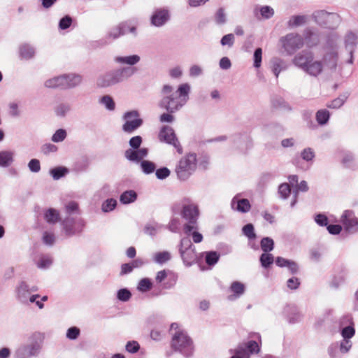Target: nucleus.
I'll use <instances>...</instances> for the list:
<instances>
[{
  "label": "nucleus",
  "instance_id": "15",
  "mask_svg": "<svg viewBox=\"0 0 358 358\" xmlns=\"http://www.w3.org/2000/svg\"><path fill=\"white\" fill-rule=\"evenodd\" d=\"M255 16L259 20H269L275 14L274 9L270 6H256L253 9Z\"/></svg>",
  "mask_w": 358,
  "mask_h": 358
},
{
  "label": "nucleus",
  "instance_id": "56",
  "mask_svg": "<svg viewBox=\"0 0 358 358\" xmlns=\"http://www.w3.org/2000/svg\"><path fill=\"white\" fill-rule=\"evenodd\" d=\"M171 171L166 167L158 169L155 171L156 177L159 180H164L170 176Z\"/></svg>",
  "mask_w": 358,
  "mask_h": 358
},
{
  "label": "nucleus",
  "instance_id": "2",
  "mask_svg": "<svg viewBox=\"0 0 358 358\" xmlns=\"http://www.w3.org/2000/svg\"><path fill=\"white\" fill-rule=\"evenodd\" d=\"M136 71L135 67H122L106 72L96 80L99 87H108L115 85L132 76Z\"/></svg>",
  "mask_w": 358,
  "mask_h": 358
},
{
  "label": "nucleus",
  "instance_id": "46",
  "mask_svg": "<svg viewBox=\"0 0 358 358\" xmlns=\"http://www.w3.org/2000/svg\"><path fill=\"white\" fill-rule=\"evenodd\" d=\"M141 167L143 172L145 174L152 173L156 169L155 163L148 160H143L141 162Z\"/></svg>",
  "mask_w": 358,
  "mask_h": 358
},
{
  "label": "nucleus",
  "instance_id": "54",
  "mask_svg": "<svg viewBox=\"0 0 358 358\" xmlns=\"http://www.w3.org/2000/svg\"><path fill=\"white\" fill-rule=\"evenodd\" d=\"M330 358H339L338 345L336 343H331L327 349Z\"/></svg>",
  "mask_w": 358,
  "mask_h": 358
},
{
  "label": "nucleus",
  "instance_id": "12",
  "mask_svg": "<svg viewBox=\"0 0 358 358\" xmlns=\"http://www.w3.org/2000/svg\"><path fill=\"white\" fill-rule=\"evenodd\" d=\"M341 222L345 229L350 234L358 231V220L352 210H345L341 216Z\"/></svg>",
  "mask_w": 358,
  "mask_h": 358
},
{
  "label": "nucleus",
  "instance_id": "4",
  "mask_svg": "<svg viewBox=\"0 0 358 358\" xmlns=\"http://www.w3.org/2000/svg\"><path fill=\"white\" fill-rule=\"evenodd\" d=\"M197 159L195 153H188L182 157L178 162L175 172L178 179L182 181L187 180L196 171Z\"/></svg>",
  "mask_w": 358,
  "mask_h": 358
},
{
  "label": "nucleus",
  "instance_id": "32",
  "mask_svg": "<svg viewBox=\"0 0 358 358\" xmlns=\"http://www.w3.org/2000/svg\"><path fill=\"white\" fill-rule=\"evenodd\" d=\"M63 80H64V78H62V76H56V77H54V78L47 80L45 82L44 85L47 88L59 87V88L63 89V85H64Z\"/></svg>",
  "mask_w": 358,
  "mask_h": 358
},
{
  "label": "nucleus",
  "instance_id": "14",
  "mask_svg": "<svg viewBox=\"0 0 358 358\" xmlns=\"http://www.w3.org/2000/svg\"><path fill=\"white\" fill-rule=\"evenodd\" d=\"M170 18L169 13L166 9L156 10L150 17V23L152 26L159 27L164 25Z\"/></svg>",
  "mask_w": 358,
  "mask_h": 358
},
{
  "label": "nucleus",
  "instance_id": "17",
  "mask_svg": "<svg viewBox=\"0 0 358 358\" xmlns=\"http://www.w3.org/2000/svg\"><path fill=\"white\" fill-rule=\"evenodd\" d=\"M64 78L63 89H70L79 85L83 80L82 76L79 74L69 73L62 75Z\"/></svg>",
  "mask_w": 358,
  "mask_h": 358
},
{
  "label": "nucleus",
  "instance_id": "26",
  "mask_svg": "<svg viewBox=\"0 0 358 358\" xmlns=\"http://www.w3.org/2000/svg\"><path fill=\"white\" fill-rule=\"evenodd\" d=\"M14 153L11 151L0 152V166L8 167L13 162Z\"/></svg>",
  "mask_w": 358,
  "mask_h": 358
},
{
  "label": "nucleus",
  "instance_id": "43",
  "mask_svg": "<svg viewBox=\"0 0 358 358\" xmlns=\"http://www.w3.org/2000/svg\"><path fill=\"white\" fill-rule=\"evenodd\" d=\"M273 256L269 252H264L262 254L259 258L261 265L264 268L269 267L273 263Z\"/></svg>",
  "mask_w": 358,
  "mask_h": 358
},
{
  "label": "nucleus",
  "instance_id": "47",
  "mask_svg": "<svg viewBox=\"0 0 358 358\" xmlns=\"http://www.w3.org/2000/svg\"><path fill=\"white\" fill-rule=\"evenodd\" d=\"M243 234L248 238V239L252 240L256 238V234L255 233V228L252 224H247L242 229Z\"/></svg>",
  "mask_w": 358,
  "mask_h": 358
},
{
  "label": "nucleus",
  "instance_id": "19",
  "mask_svg": "<svg viewBox=\"0 0 358 358\" xmlns=\"http://www.w3.org/2000/svg\"><path fill=\"white\" fill-rule=\"evenodd\" d=\"M17 295L18 299L22 303H26L28 302V299L30 295V289L25 282H21L17 286Z\"/></svg>",
  "mask_w": 358,
  "mask_h": 358
},
{
  "label": "nucleus",
  "instance_id": "22",
  "mask_svg": "<svg viewBox=\"0 0 358 358\" xmlns=\"http://www.w3.org/2000/svg\"><path fill=\"white\" fill-rule=\"evenodd\" d=\"M126 24L120 23L118 26L113 27L111 30L108 33L106 36V39L109 41L115 40L119 38L120 36L125 34L126 31Z\"/></svg>",
  "mask_w": 358,
  "mask_h": 358
},
{
  "label": "nucleus",
  "instance_id": "30",
  "mask_svg": "<svg viewBox=\"0 0 358 358\" xmlns=\"http://www.w3.org/2000/svg\"><path fill=\"white\" fill-rule=\"evenodd\" d=\"M345 42L346 49L350 52V54L352 55V54L354 51L355 47L356 46V44H357V36L352 32L348 33L345 36Z\"/></svg>",
  "mask_w": 358,
  "mask_h": 358
},
{
  "label": "nucleus",
  "instance_id": "36",
  "mask_svg": "<svg viewBox=\"0 0 358 358\" xmlns=\"http://www.w3.org/2000/svg\"><path fill=\"white\" fill-rule=\"evenodd\" d=\"M338 345V351L341 354L345 355L348 353L352 346V342L351 340L342 339L339 342H336Z\"/></svg>",
  "mask_w": 358,
  "mask_h": 358
},
{
  "label": "nucleus",
  "instance_id": "13",
  "mask_svg": "<svg viewBox=\"0 0 358 358\" xmlns=\"http://www.w3.org/2000/svg\"><path fill=\"white\" fill-rule=\"evenodd\" d=\"M314 59L313 53L308 50H303L296 54L292 59L293 64L303 71L310 62Z\"/></svg>",
  "mask_w": 358,
  "mask_h": 358
},
{
  "label": "nucleus",
  "instance_id": "18",
  "mask_svg": "<svg viewBox=\"0 0 358 358\" xmlns=\"http://www.w3.org/2000/svg\"><path fill=\"white\" fill-rule=\"evenodd\" d=\"M231 208L241 213H247L250 210L251 206L247 199H238L236 196L233 198L231 203Z\"/></svg>",
  "mask_w": 358,
  "mask_h": 358
},
{
  "label": "nucleus",
  "instance_id": "48",
  "mask_svg": "<svg viewBox=\"0 0 358 358\" xmlns=\"http://www.w3.org/2000/svg\"><path fill=\"white\" fill-rule=\"evenodd\" d=\"M235 42V36L233 34H228L224 35L220 41V43L222 46H228L231 48Z\"/></svg>",
  "mask_w": 358,
  "mask_h": 358
},
{
  "label": "nucleus",
  "instance_id": "45",
  "mask_svg": "<svg viewBox=\"0 0 358 358\" xmlns=\"http://www.w3.org/2000/svg\"><path fill=\"white\" fill-rule=\"evenodd\" d=\"M220 254L215 251L206 252V262L209 266L215 265L219 260Z\"/></svg>",
  "mask_w": 358,
  "mask_h": 358
},
{
  "label": "nucleus",
  "instance_id": "55",
  "mask_svg": "<svg viewBox=\"0 0 358 358\" xmlns=\"http://www.w3.org/2000/svg\"><path fill=\"white\" fill-rule=\"evenodd\" d=\"M152 287V283L148 278H143L140 280L138 285V289L141 292H147Z\"/></svg>",
  "mask_w": 358,
  "mask_h": 358
},
{
  "label": "nucleus",
  "instance_id": "28",
  "mask_svg": "<svg viewBox=\"0 0 358 358\" xmlns=\"http://www.w3.org/2000/svg\"><path fill=\"white\" fill-rule=\"evenodd\" d=\"M115 61L120 64H126L133 66L140 61V57L137 55L125 57H115Z\"/></svg>",
  "mask_w": 358,
  "mask_h": 358
},
{
  "label": "nucleus",
  "instance_id": "29",
  "mask_svg": "<svg viewBox=\"0 0 358 358\" xmlns=\"http://www.w3.org/2000/svg\"><path fill=\"white\" fill-rule=\"evenodd\" d=\"M137 199V194L134 190L124 192L120 197V201L124 204H129L134 202Z\"/></svg>",
  "mask_w": 358,
  "mask_h": 358
},
{
  "label": "nucleus",
  "instance_id": "64",
  "mask_svg": "<svg viewBox=\"0 0 358 358\" xmlns=\"http://www.w3.org/2000/svg\"><path fill=\"white\" fill-rule=\"evenodd\" d=\"M52 259L48 257H42L37 262V266L39 268H47L52 264Z\"/></svg>",
  "mask_w": 358,
  "mask_h": 358
},
{
  "label": "nucleus",
  "instance_id": "49",
  "mask_svg": "<svg viewBox=\"0 0 358 358\" xmlns=\"http://www.w3.org/2000/svg\"><path fill=\"white\" fill-rule=\"evenodd\" d=\"M278 193L281 198L286 199L291 193V188L288 183H282L278 187Z\"/></svg>",
  "mask_w": 358,
  "mask_h": 358
},
{
  "label": "nucleus",
  "instance_id": "44",
  "mask_svg": "<svg viewBox=\"0 0 358 358\" xmlns=\"http://www.w3.org/2000/svg\"><path fill=\"white\" fill-rule=\"evenodd\" d=\"M68 173V169L65 167L58 166L52 169L50 171V173L54 180H59L62 177L64 176Z\"/></svg>",
  "mask_w": 358,
  "mask_h": 358
},
{
  "label": "nucleus",
  "instance_id": "3",
  "mask_svg": "<svg viewBox=\"0 0 358 358\" xmlns=\"http://www.w3.org/2000/svg\"><path fill=\"white\" fill-rule=\"evenodd\" d=\"M171 345L175 351L180 352L185 357H189L193 355L192 340L183 330L176 331L172 336Z\"/></svg>",
  "mask_w": 358,
  "mask_h": 358
},
{
  "label": "nucleus",
  "instance_id": "24",
  "mask_svg": "<svg viewBox=\"0 0 358 358\" xmlns=\"http://www.w3.org/2000/svg\"><path fill=\"white\" fill-rule=\"evenodd\" d=\"M230 289L234 294L229 295L228 299L233 301L240 297L244 293L245 286L243 283L236 281L231 285Z\"/></svg>",
  "mask_w": 358,
  "mask_h": 358
},
{
  "label": "nucleus",
  "instance_id": "34",
  "mask_svg": "<svg viewBox=\"0 0 358 358\" xmlns=\"http://www.w3.org/2000/svg\"><path fill=\"white\" fill-rule=\"evenodd\" d=\"M20 53L22 57L29 59L34 56L35 50L31 45L24 44L20 47Z\"/></svg>",
  "mask_w": 358,
  "mask_h": 358
},
{
  "label": "nucleus",
  "instance_id": "53",
  "mask_svg": "<svg viewBox=\"0 0 358 358\" xmlns=\"http://www.w3.org/2000/svg\"><path fill=\"white\" fill-rule=\"evenodd\" d=\"M131 296L130 291L126 288L120 289L117 292V297L120 301H127Z\"/></svg>",
  "mask_w": 358,
  "mask_h": 358
},
{
  "label": "nucleus",
  "instance_id": "52",
  "mask_svg": "<svg viewBox=\"0 0 358 358\" xmlns=\"http://www.w3.org/2000/svg\"><path fill=\"white\" fill-rule=\"evenodd\" d=\"M234 355L231 358H248L249 354L245 348L237 347L234 350Z\"/></svg>",
  "mask_w": 358,
  "mask_h": 358
},
{
  "label": "nucleus",
  "instance_id": "61",
  "mask_svg": "<svg viewBox=\"0 0 358 358\" xmlns=\"http://www.w3.org/2000/svg\"><path fill=\"white\" fill-rule=\"evenodd\" d=\"M345 101V98L344 97H338L333 101H331L329 103L327 104V107L330 108H339L341 107Z\"/></svg>",
  "mask_w": 358,
  "mask_h": 358
},
{
  "label": "nucleus",
  "instance_id": "21",
  "mask_svg": "<svg viewBox=\"0 0 358 358\" xmlns=\"http://www.w3.org/2000/svg\"><path fill=\"white\" fill-rule=\"evenodd\" d=\"M179 251L184 263L187 265H190L196 258L195 247L188 249H179Z\"/></svg>",
  "mask_w": 358,
  "mask_h": 358
},
{
  "label": "nucleus",
  "instance_id": "1",
  "mask_svg": "<svg viewBox=\"0 0 358 358\" xmlns=\"http://www.w3.org/2000/svg\"><path fill=\"white\" fill-rule=\"evenodd\" d=\"M190 85L183 83L177 90L170 85H164L161 89V99L158 103L159 108L170 113L180 110L188 101Z\"/></svg>",
  "mask_w": 358,
  "mask_h": 358
},
{
  "label": "nucleus",
  "instance_id": "11",
  "mask_svg": "<svg viewBox=\"0 0 358 358\" xmlns=\"http://www.w3.org/2000/svg\"><path fill=\"white\" fill-rule=\"evenodd\" d=\"M341 334L343 339L350 340L355 334L352 318L350 315H345L340 320Z\"/></svg>",
  "mask_w": 358,
  "mask_h": 358
},
{
  "label": "nucleus",
  "instance_id": "50",
  "mask_svg": "<svg viewBox=\"0 0 358 358\" xmlns=\"http://www.w3.org/2000/svg\"><path fill=\"white\" fill-rule=\"evenodd\" d=\"M66 137V131L63 129H57L52 135L51 140L55 143L63 141Z\"/></svg>",
  "mask_w": 358,
  "mask_h": 358
},
{
  "label": "nucleus",
  "instance_id": "6",
  "mask_svg": "<svg viewBox=\"0 0 358 358\" xmlns=\"http://www.w3.org/2000/svg\"><path fill=\"white\" fill-rule=\"evenodd\" d=\"M313 17L316 23L327 28L334 29L340 22V17L334 13L325 10H317L313 13Z\"/></svg>",
  "mask_w": 358,
  "mask_h": 358
},
{
  "label": "nucleus",
  "instance_id": "33",
  "mask_svg": "<svg viewBox=\"0 0 358 358\" xmlns=\"http://www.w3.org/2000/svg\"><path fill=\"white\" fill-rule=\"evenodd\" d=\"M307 17L305 15H293L287 22V25L290 28L296 27L304 24Z\"/></svg>",
  "mask_w": 358,
  "mask_h": 358
},
{
  "label": "nucleus",
  "instance_id": "9",
  "mask_svg": "<svg viewBox=\"0 0 358 358\" xmlns=\"http://www.w3.org/2000/svg\"><path fill=\"white\" fill-rule=\"evenodd\" d=\"M123 118L125 122L122 125V130L126 133H132L143 124V120L139 118V113L137 110L125 113Z\"/></svg>",
  "mask_w": 358,
  "mask_h": 358
},
{
  "label": "nucleus",
  "instance_id": "60",
  "mask_svg": "<svg viewBox=\"0 0 358 358\" xmlns=\"http://www.w3.org/2000/svg\"><path fill=\"white\" fill-rule=\"evenodd\" d=\"M43 241L45 245L52 246L55 241V236L53 234L45 231L43 235Z\"/></svg>",
  "mask_w": 358,
  "mask_h": 358
},
{
  "label": "nucleus",
  "instance_id": "5",
  "mask_svg": "<svg viewBox=\"0 0 358 358\" xmlns=\"http://www.w3.org/2000/svg\"><path fill=\"white\" fill-rule=\"evenodd\" d=\"M181 215L184 219L187 221L184 225V231L186 234L189 235L190 233L197 229L196 221L199 216V210L196 205L187 204L182 208Z\"/></svg>",
  "mask_w": 358,
  "mask_h": 358
},
{
  "label": "nucleus",
  "instance_id": "7",
  "mask_svg": "<svg viewBox=\"0 0 358 358\" xmlns=\"http://www.w3.org/2000/svg\"><path fill=\"white\" fill-rule=\"evenodd\" d=\"M282 47L288 55H292L297 50L301 48L304 44L303 37L294 33H289L280 38Z\"/></svg>",
  "mask_w": 358,
  "mask_h": 358
},
{
  "label": "nucleus",
  "instance_id": "25",
  "mask_svg": "<svg viewBox=\"0 0 358 358\" xmlns=\"http://www.w3.org/2000/svg\"><path fill=\"white\" fill-rule=\"evenodd\" d=\"M305 41L308 47L312 48L319 43V36L310 29L305 30Z\"/></svg>",
  "mask_w": 358,
  "mask_h": 358
},
{
  "label": "nucleus",
  "instance_id": "8",
  "mask_svg": "<svg viewBox=\"0 0 358 358\" xmlns=\"http://www.w3.org/2000/svg\"><path fill=\"white\" fill-rule=\"evenodd\" d=\"M41 338L39 334H34L31 338V342L19 348L17 351L19 358H29L37 355L41 349Z\"/></svg>",
  "mask_w": 358,
  "mask_h": 358
},
{
  "label": "nucleus",
  "instance_id": "37",
  "mask_svg": "<svg viewBox=\"0 0 358 358\" xmlns=\"http://www.w3.org/2000/svg\"><path fill=\"white\" fill-rule=\"evenodd\" d=\"M124 157L127 159L131 162H135L138 163L142 160L140 155L138 154V150H133L131 148L127 149L124 152Z\"/></svg>",
  "mask_w": 358,
  "mask_h": 358
},
{
  "label": "nucleus",
  "instance_id": "58",
  "mask_svg": "<svg viewBox=\"0 0 358 358\" xmlns=\"http://www.w3.org/2000/svg\"><path fill=\"white\" fill-rule=\"evenodd\" d=\"M70 110V106L66 103H61L55 108V113L58 116H64Z\"/></svg>",
  "mask_w": 358,
  "mask_h": 358
},
{
  "label": "nucleus",
  "instance_id": "23",
  "mask_svg": "<svg viewBox=\"0 0 358 358\" xmlns=\"http://www.w3.org/2000/svg\"><path fill=\"white\" fill-rule=\"evenodd\" d=\"M323 65L320 61L310 62L304 72L312 76H317L322 71Z\"/></svg>",
  "mask_w": 358,
  "mask_h": 358
},
{
  "label": "nucleus",
  "instance_id": "62",
  "mask_svg": "<svg viewBox=\"0 0 358 358\" xmlns=\"http://www.w3.org/2000/svg\"><path fill=\"white\" fill-rule=\"evenodd\" d=\"M301 157L307 162L310 161L315 157V152L310 148H305L301 152Z\"/></svg>",
  "mask_w": 358,
  "mask_h": 358
},
{
  "label": "nucleus",
  "instance_id": "39",
  "mask_svg": "<svg viewBox=\"0 0 358 358\" xmlns=\"http://www.w3.org/2000/svg\"><path fill=\"white\" fill-rule=\"evenodd\" d=\"M260 246L264 252H269L274 248V241L271 238L264 237L261 240Z\"/></svg>",
  "mask_w": 358,
  "mask_h": 358
},
{
  "label": "nucleus",
  "instance_id": "38",
  "mask_svg": "<svg viewBox=\"0 0 358 358\" xmlns=\"http://www.w3.org/2000/svg\"><path fill=\"white\" fill-rule=\"evenodd\" d=\"M329 112L327 110H319L316 113V120L319 124L324 125L329 121Z\"/></svg>",
  "mask_w": 358,
  "mask_h": 358
},
{
  "label": "nucleus",
  "instance_id": "27",
  "mask_svg": "<svg viewBox=\"0 0 358 358\" xmlns=\"http://www.w3.org/2000/svg\"><path fill=\"white\" fill-rule=\"evenodd\" d=\"M324 62L330 69H334L337 65V52L334 50L326 54L324 57Z\"/></svg>",
  "mask_w": 358,
  "mask_h": 358
},
{
  "label": "nucleus",
  "instance_id": "20",
  "mask_svg": "<svg viewBox=\"0 0 358 358\" xmlns=\"http://www.w3.org/2000/svg\"><path fill=\"white\" fill-rule=\"evenodd\" d=\"M271 69L276 78L278 77L282 71H285L288 68L287 63L280 58H273L271 61Z\"/></svg>",
  "mask_w": 358,
  "mask_h": 358
},
{
  "label": "nucleus",
  "instance_id": "10",
  "mask_svg": "<svg viewBox=\"0 0 358 358\" xmlns=\"http://www.w3.org/2000/svg\"><path fill=\"white\" fill-rule=\"evenodd\" d=\"M159 139L162 142L172 145L178 153L181 154L182 152V148L172 127L169 126L163 127L159 133Z\"/></svg>",
  "mask_w": 358,
  "mask_h": 358
},
{
  "label": "nucleus",
  "instance_id": "40",
  "mask_svg": "<svg viewBox=\"0 0 358 358\" xmlns=\"http://www.w3.org/2000/svg\"><path fill=\"white\" fill-rule=\"evenodd\" d=\"M237 347H243L245 348V350L248 352V354L250 353H258L260 350V348L256 341H250L246 343H241L238 345Z\"/></svg>",
  "mask_w": 358,
  "mask_h": 358
},
{
  "label": "nucleus",
  "instance_id": "51",
  "mask_svg": "<svg viewBox=\"0 0 358 358\" xmlns=\"http://www.w3.org/2000/svg\"><path fill=\"white\" fill-rule=\"evenodd\" d=\"M117 205V201L114 199H108L102 204V210L103 212H110L113 210Z\"/></svg>",
  "mask_w": 358,
  "mask_h": 358
},
{
  "label": "nucleus",
  "instance_id": "35",
  "mask_svg": "<svg viewBox=\"0 0 358 358\" xmlns=\"http://www.w3.org/2000/svg\"><path fill=\"white\" fill-rule=\"evenodd\" d=\"M171 258V255L168 251H163L157 252L153 256V260L155 262L162 264L169 261Z\"/></svg>",
  "mask_w": 358,
  "mask_h": 358
},
{
  "label": "nucleus",
  "instance_id": "31",
  "mask_svg": "<svg viewBox=\"0 0 358 358\" xmlns=\"http://www.w3.org/2000/svg\"><path fill=\"white\" fill-rule=\"evenodd\" d=\"M44 217L48 223L55 224L59 220V213L54 208H49L45 211Z\"/></svg>",
  "mask_w": 358,
  "mask_h": 358
},
{
  "label": "nucleus",
  "instance_id": "16",
  "mask_svg": "<svg viewBox=\"0 0 358 358\" xmlns=\"http://www.w3.org/2000/svg\"><path fill=\"white\" fill-rule=\"evenodd\" d=\"M284 313L286 316L287 322L292 324L301 322L303 318V315L295 306H286L284 309Z\"/></svg>",
  "mask_w": 358,
  "mask_h": 358
},
{
  "label": "nucleus",
  "instance_id": "63",
  "mask_svg": "<svg viewBox=\"0 0 358 358\" xmlns=\"http://www.w3.org/2000/svg\"><path fill=\"white\" fill-rule=\"evenodd\" d=\"M72 23V18L69 15H66L62 17L59 22V27L61 29H66Z\"/></svg>",
  "mask_w": 358,
  "mask_h": 358
},
{
  "label": "nucleus",
  "instance_id": "59",
  "mask_svg": "<svg viewBox=\"0 0 358 358\" xmlns=\"http://www.w3.org/2000/svg\"><path fill=\"white\" fill-rule=\"evenodd\" d=\"M262 57V50L260 48H257L254 52V66L259 68L261 66Z\"/></svg>",
  "mask_w": 358,
  "mask_h": 358
},
{
  "label": "nucleus",
  "instance_id": "42",
  "mask_svg": "<svg viewBox=\"0 0 358 358\" xmlns=\"http://www.w3.org/2000/svg\"><path fill=\"white\" fill-rule=\"evenodd\" d=\"M99 103L105 106V108L108 110H114L115 108V103L113 101V98L109 95L103 96L100 100Z\"/></svg>",
  "mask_w": 358,
  "mask_h": 358
},
{
  "label": "nucleus",
  "instance_id": "57",
  "mask_svg": "<svg viewBox=\"0 0 358 358\" xmlns=\"http://www.w3.org/2000/svg\"><path fill=\"white\" fill-rule=\"evenodd\" d=\"M62 224L66 235L71 236L74 234V231L73 229V220H71L69 218L65 219L63 221Z\"/></svg>",
  "mask_w": 358,
  "mask_h": 358
},
{
  "label": "nucleus",
  "instance_id": "41",
  "mask_svg": "<svg viewBox=\"0 0 358 358\" xmlns=\"http://www.w3.org/2000/svg\"><path fill=\"white\" fill-rule=\"evenodd\" d=\"M159 229L160 226L157 223L148 222L145 225L143 231L149 236H154L157 234Z\"/></svg>",
  "mask_w": 358,
  "mask_h": 358
}]
</instances>
